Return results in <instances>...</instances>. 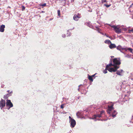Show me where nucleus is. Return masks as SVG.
<instances>
[{"mask_svg": "<svg viewBox=\"0 0 133 133\" xmlns=\"http://www.w3.org/2000/svg\"><path fill=\"white\" fill-rule=\"evenodd\" d=\"M114 68H108L106 69L108 70L109 72H115L117 69H118L119 67V65L121 64V62L119 59L115 58L113 59Z\"/></svg>", "mask_w": 133, "mask_h": 133, "instance_id": "f257e3e1", "label": "nucleus"}, {"mask_svg": "<svg viewBox=\"0 0 133 133\" xmlns=\"http://www.w3.org/2000/svg\"><path fill=\"white\" fill-rule=\"evenodd\" d=\"M105 115V111L104 110H102L100 112L99 114L94 115L92 117V119H95V121L100 120V119H99L100 117H101L103 115Z\"/></svg>", "mask_w": 133, "mask_h": 133, "instance_id": "f03ea898", "label": "nucleus"}, {"mask_svg": "<svg viewBox=\"0 0 133 133\" xmlns=\"http://www.w3.org/2000/svg\"><path fill=\"white\" fill-rule=\"evenodd\" d=\"M69 122L70 124V127L71 128H74L76 125V122L75 120L71 118V116H69Z\"/></svg>", "mask_w": 133, "mask_h": 133, "instance_id": "7ed1b4c3", "label": "nucleus"}, {"mask_svg": "<svg viewBox=\"0 0 133 133\" xmlns=\"http://www.w3.org/2000/svg\"><path fill=\"white\" fill-rule=\"evenodd\" d=\"M6 101V108L8 110H9L11 108L13 107V105L10 100L7 99Z\"/></svg>", "mask_w": 133, "mask_h": 133, "instance_id": "20e7f679", "label": "nucleus"}, {"mask_svg": "<svg viewBox=\"0 0 133 133\" xmlns=\"http://www.w3.org/2000/svg\"><path fill=\"white\" fill-rule=\"evenodd\" d=\"M84 88L85 87H84L83 85H80L78 86V91L81 92L84 91L82 93V94H85L87 92V91L86 90H84Z\"/></svg>", "mask_w": 133, "mask_h": 133, "instance_id": "39448f33", "label": "nucleus"}, {"mask_svg": "<svg viewBox=\"0 0 133 133\" xmlns=\"http://www.w3.org/2000/svg\"><path fill=\"white\" fill-rule=\"evenodd\" d=\"M112 28H114V30L117 34H119L121 32V30L118 27V25H113Z\"/></svg>", "mask_w": 133, "mask_h": 133, "instance_id": "423d86ee", "label": "nucleus"}, {"mask_svg": "<svg viewBox=\"0 0 133 133\" xmlns=\"http://www.w3.org/2000/svg\"><path fill=\"white\" fill-rule=\"evenodd\" d=\"M113 105L112 104L111 106H108V108L107 110V111L108 114H110L114 110Z\"/></svg>", "mask_w": 133, "mask_h": 133, "instance_id": "0eeeda50", "label": "nucleus"}, {"mask_svg": "<svg viewBox=\"0 0 133 133\" xmlns=\"http://www.w3.org/2000/svg\"><path fill=\"white\" fill-rule=\"evenodd\" d=\"M5 101L1 99L0 102V107L1 109L5 106Z\"/></svg>", "mask_w": 133, "mask_h": 133, "instance_id": "6e6552de", "label": "nucleus"}, {"mask_svg": "<svg viewBox=\"0 0 133 133\" xmlns=\"http://www.w3.org/2000/svg\"><path fill=\"white\" fill-rule=\"evenodd\" d=\"M81 17V15L79 14L78 15L75 14L73 16V19L75 21H77L79 18Z\"/></svg>", "mask_w": 133, "mask_h": 133, "instance_id": "1a4fd4ad", "label": "nucleus"}, {"mask_svg": "<svg viewBox=\"0 0 133 133\" xmlns=\"http://www.w3.org/2000/svg\"><path fill=\"white\" fill-rule=\"evenodd\" d=\"M117 49L119 51H121V50H124L125 51H127V49L126 48H124L121 46L120 45H119L116 47Z\"/></svg>", "mask_w": 133, "mask_h": 133, "instance_id": "9d476101", "label": "nucleus"}, {"mask_svg": "<svg viewBox=\"0 0 133 133\" xmlns=\"http://www.w3.org/2000/svg\"><path fill=\"white\" fill-rule=\"evenodd\" d=\"M117 112L115 110H114L112 111L111 113L110 114V115H112V117L113 118L115 117L116 116V115L117 114Z\"/></svg>", "mask_w": 133, "mask_h": 133, "instance_id": "9b49d317", "label": "nucleus"}, {"mask_svg": "<svg viewBox=\"0 0 133 133\" xmlns=\"http://www.w3.org/2000/svg\"><path fill=\"white\" fill-rule=\"evenodd\" d=\"M109 48L110 49H112L113 48H116V46L115 44H112L111 43L110 44V45L109 46Z\"/></svg>", "mask_w": 133, "mask_h": 133, "instance_id": "f8f14e48", "label": "nucleus"}, {"mask_svg": "<svg viewBox=\"0 0 133 133\" xmlns=\"http://www.w3.org/2000/svg\"><path fill=\"white\" fill-rule=\"evenodd\" d=\"M12 91H11L10 92V93L9 94H7L4 95V99H6L7 98L9 97L11 95V94L12 93Z\"/></svg>", "mask_w": 133, "mask_h": 133, "instance_id": "ddd939ff", "label": "nucleus"}, {"mask_svg": "<svg viewBox=\"0 0 133 133\" xmlns=\"http://www.w3.org/2000/svg\"><path fill=\"white\" fill-rule=\"evenodd\" d=\"M5 28V26L4 25H2L0 27V31L1 32H3L4 31V28Z\"/></svg>", "mask_w": 133, "mask_h": 133, "instance_id": "4468645a", "label": "nucleus"}, {"mask_svg": "<svg viewBox=\"0 0 133 133\" xmlns=\"http://www.w3.org/2000/svg\"><path fill=\"white\" fill-rule=\"evenodd\" d=\"M110 63L108 64L106 66V69H107L108 68H109V67L110 66H113L114 62H113V64L112 63L111 60H110Z\"/></svg>", "mask_w": 133, "mask_h": 133, "instance_id": "2eb2a0df", "label": "nucleus"}, {"mask_svg": "<svg viewBox=\"0 0 133 133\" xmlns=\"http://www.w3.org/2000/svg\"><path fill=\"white\" fill-rule=\"evenodd\" d=\"M95 108V106L94 105H92L90 106L89 108V110L91 111H93V110Z\"/></svg>", "mask_w": 133, "mask_h": 133, "instance_id": "dca6fc26", "label": "nucleus"}, {"mask_svg": "<svg viewBox=\"0 0 133 133\" xmlns=\"http://www.w3.org/2000/svg\"><path fill=\"white\" fill-rule=\"evenodd\" d=\"M83 111H78L76 114L77 116H81L83 114Z\"/></svg>", "mask_w": 133, "mask_h": 133, "instance_id": "f3484780", "label": "nucleus"}, {"mask_svg": "<svg viewBox=\"0 0 133 133\" xmlns=\"http://www.w3.org/2000/svg\"><path fill=\"white\" fill-rule=\"evenodd\" d=\"M117 71L116 74L118 75H121V74L123 71V70L122 69H121Z\"/></svg>", "mask_w": 133, "mask_h": 133, "instance_id": "a211bd4d", "label": "nucleus"}, {"mask_svg": "<svg viewBox=\"0 0 133 133\" xmlns=\"http://www.w3.org/2000/svg\"><path fill=\"white\" fill-rule=\"evenodd\" d=\"M111 41L109 40L106 39L104 41V43L106 44H110L111 43Z\"/></svg>", "mask_w": 133, "mask_h": 133, "instance_id": "6ab92c4d", "label": "nucleus"}, {"mask_svg": "<svg viewBox=\"0 0 133 133\" xmlns=\"http://www.w3.org/2000/svg\"><path fill=\"white\" fill-rule=\"evenodd\" d=\"M88 79L90 81H91L92 82L93 81V79L92 77L91 76H90L89 75Z\"/></svg>", "mask_w": 133, "mask_h": 133, "instance_id": "aec40b11", "label": "nucleus"}, {"mask_svg": "<svg viewBox=\"0 0 133 133\" xmlns=\"http://www.w3.org/2000/svg\"><path fill=\"white\" fill-rule=\"evenodd\" d=\"M46 4L45 3H44L43 4H40L39 5L40 6H46Z\"/></svg>", "mask_w": 133, "mask_h": 133, "instance_id": "412c9836", "label": "nucleus"}, {"mask_svg": "<svg viewBox=\"0 0 133 133\" xmlns=\"http://www.w3.org/2000/svg\"><path fill=\"white\" fill-rule=\"evenodd\" d=\"M124 96H125V98H124V100L123 101H127V99L126 97H128V96L127 95H125Z\"/></svg>", "mask_w": 133, "mask_h": 133, "instance_id": "4be33fe9", "label": "nucleus"}, {"mask_svg": "<svg viewBox=\"0 0 133 133\" xmlns=\"http://www.w3.org/2000/svg\"><path fill=\"white\" fill-rule=\"evenodd\" d=\"M127 49V50H128L129 51H130L131 52H132V49H131V48H128Z\"/></svg>", "mask_w": 133, "mask_h": 133, "instance_id": "5701e85b", "label": "nucleus"}, {"mask_svg": "<svg viewBox=\"0 0 133 133\" xmlns=\"http://www.w3.org/2000/svg\"><path fill=\"white\" fill-rule=\"evenodd\" d=\"M57 13H58V16L59 17H60V11L59 10H58Z\"/></svg>", "mask_w": 133, "mask_h": 133, "instance_id": "b1692460", "label": "nucleus"}, {"mask_svg": "<svg viewBox=\"0 0 133 133\" xmlns=\"http://www.w3.org/2000/svg\"><path fill=\"white\" fill-rule=\"evenodd\" d=\"M111 4H109V5L106 4H104V5L105 6H106V7H107V8L111 6Z\"/></svg>", "mask_w": 133, "mask_h": 133, "instance_id": "393cba45", "label": "nucleus"}, {"mask_svg": "<svg viewBox=\"0 0 133 133\" xmlns=\"http://www.w3.org/2000/svg\"><path fill=\"white\" fill-rule=\"evenodd\" d=\"M107 70H108L106 69H105V70H104L103 71V72L104 74H105L107 73Z\"/></svg>", "mask_w": 133, "mask_h": 133, "instance_id": "a878e982", "label": "nucleus"}, {"mask_svg": "<svg viewBox=\"0 0 133 133\" xmlns=\"http://www.w3.org/2000/svg\"><path fill=\"white\" fill-rule=\"evenodd\" d=\"M64 104H62L61 106V107L62 109H63L64 108Z\"/></svg>", "mask_w": 133, "mask_h": 133, "instance_id": "bb28decb", "label": "nucleus"}, {"mask_svg": "<svg viewBox=\"0 0 133 133\" xmlns=\"http://www.w3.org/2000/svg\"><path fill=\"white\" fill-rule=\"evenodd\" d=\"M22 10H25V7L24 6H22Z\"/></svg>", "mask_w": 133, "mask_h": 133, "instance_id": "cd10ccee", "label": "nucleus"}, {"mask_svg": "<svg viewBox=\"0 0 133 133\" xmlns=\"http://www.w3.org/2000/svg\"><path fill=\"white\" fill-rule=\"evenodd\" d=\"M65 36H66V35L65 34H63L62 35V36L63 37H65Z\"/></svg>", "mask_w": 133, "mask_h": 133, "instance_id": "c85d7f7f", "label": "nucleus"}, {"mask_svg": "<svg viewBox=\"0 0 133 133\" xmlns=\"http://www.w3.org/2000/svg\"><path fill=\"white\" fill-rule=\"evenodd\" d=\"M109 38H110L111 40H114V38H113L111 37H109Z\"/></svg>", "mask_w": 133, "mask_h": 133, "instance_id": "c756f323", "label": "nucleus"}, {"mask_svg": "<svg viewBox=\"0 0 133 133\" xmlns=\"http://www.w3.org/2000/svg\"><path fill=\"white\" fill-rule=\"evenodd\" d=\"M106 0H102V3H103V2H106Z\"/></svg>", "mask_w": 133, "mask_h": 133, "instance_id": "7c9ffc66", "label": "nucleus"}, {"mask_svg": "<svg viewBox=\"0 0 133 133\" xmlns=\"http://www.w3.org/2000/svg\"><path fill=\"white\" fill-rule=\"evenodd\" d=\"M109 26H111V27H112V26H113V25H111L110 24H107Z\"/></svg>", "mask_w": 133, "mask_h": 133, "instance_id": "2f4dec72", "label": "nucleus"}, {"mask_svg": "<svg viewBox=\"0 0 133 133\" xmlns=\"http://www.w3.org/2000/svg\"><path fill=\"white\" fill-rule=\"evenodd\" d=\"M105 35L106 37H109H109H109V36H108L107 35H106L105 34Z\"/></svg>", "mask_w": 133, "mask_h": 133, "instance_id": "473e14b6", "label": "nucleus"}, {"mask_svg": "<svg viewBox=\"0 0 133 133\" xmlns=\"http://www.w3.org/2000/svg\"><path fill=\"white\" fill-rule=\"evenodd\" d=\"M95 74H94V75H92V76H91L92 77H94V76H95Z\"/></svg>", "mask_w": 133, "mask_h": 133, "instance_id": "72a5a7b5", "label": "nucleus"}, {"mask_svg": "<svg viewBox=\"0 0 133 133\" xmlns=\"http://www.w3.org/2000/svg\"><path fill=\"white\" fill-rule=\"evenodd\" d=\"M121 50V51H120V52H121L122 53H124V52H123V51H122V50Z\"/></svg>", "mask_w": 133, "mask_h": 133, "instance_id": "f704fd0d", "label": "nucleus"}, {"mask_svg": "<svg viewBox=\"0 0 133 133\" xmlns=\"http://www.w3.org/2000/svg\"><path fill=\"white\" fill-rule=\"evenodd\" d=\"M133 5V3H132L131 5L130 6V7H131L132 6V5Z\"/></svg>", "mask_w": 133, "mask_h": 133, "instance_id": "c9c22d12", "label": "nucleus"}, {"mask_svg": "<svg viewBox=\"0 0 133 133\" xmlns=\"http://www.w3.org/2000/svg\"><path fill=\"white\" fill-rule=\"evenodd\" d=\"M1 87L2 88H3L4 87V85H2Z\"/></svg>", "mask_w": 133, "mask_h": 133, "instance_id": "e433bc0d", "label": "nucleus"}, {"mask_svg": "<svg viewBox=\"0 0 133 133\" xmlns=\"http://www.w3.org/2000/svg\"><path fill=\"white\" fill-rule=\"evenodd\" d=\"M10 90H8L7 91V92H8V93H9L10 92Z\"/></svg>", "mask_w": 133, "mask_h": 133, "instance_id": "4c0bfd02", "label": "nucleus"}, {"mask_svg": "<svg viewBox=\"0 0 133 133\" xmlns=\"http://www.w3.org/2000/svg\"><path fill=\"white\" fill-rule=\"evenodd\" d=\"M130 31H132L133 32V29H131V30H130Z\"/></svg>", "mask_w": 133, "mask_h": 133, "instance_id": "58836bf2", "label": "nucleus"}, {"mask_svg": "<svg viewBox=\"0 0 133 133\" xmlns=\"http://www.w3.org/2000/svg\"><path fill=\"white\" fill-rule=\"evenodd\" d=\"M41 12L42 13H44L45 12L44 11H42Z\"/></svg>", "mask_w": 133, "mask_h": 133, "instance_id": "ea45409f", "label": "nucleus"}, {"mask_svg": "<svg viewBox=\"0 0 133 133\" xmlns=\"http://www.w3.org/2000/svg\"><path fill=\"white\" fill-rule=\"evenodd\" d=\"M101 34H102V35H104V34L103 33H102V32L101 33Z\"/></svg>", "mask_w": 133, "mask_h": 133, "instance_id": "a19ab883", "label": "nucleus"}, {"mask_svg": "<svg viewBox=\"0 0 133 133\" xmlns=\"http://www.w3.org/2000/svg\"><path fill=\"white\" fill-rule=\"evenodd\" d=\"M70 34H69V35H67L68 36H70Z\"/></svg>", "mask_w": 133, "mask_h": 133, "instance_id": "79ce46f5", "label": "nucleus"}, {"mask_svg": "<svg viewBox=\"0 0 133 133\" xmlns=\"http://www.w3.org/2000/svg\"><path fill=\"white\" fill-rule=\"evenodd\" d=\"M74 27H73V28L72 29H70V30H73V29H74Z\"/></svg>", "mask_w": 133, "mask_h": 133, "instance_id": "37998d69", "label": "nucleus"}, {"mask_svg": "<svg viewBox=\"0 0 133 133\" xmlns=\"http://www.w3.org/2000/svg\"><path fill=\"white\" fill-rule=\"evenodd\" d=\"M69 30H70V29H69V30H68L67 31L68 32V31H69Z\"/></svg>", "mask_w": 133, "mask_h": 133, "instance_id": "c03bdc74", "label": "nucleus"}, {"mask_svg": "<svg viewBox=\"0 0 133 133\" xmlns=\"http://www.w3.org/2000/svg\"><path fill=\"white\" fill-rule=\"evenodd\" d=\"M99 33H101V32H99V31H98V32Z\"/></svg>", "mask_w": 133, "mask_h": 133, "instance_id": "a18cd8bd", "label": "nucleus"}, {"mask_svg": "<svg viewBox=\"0 0 133 133\" xmlns=\"http://www.w3.org/2000/svg\"><path fill=\"white\" fill-rule=\"evenodd\" d=\"M131 79L132 80H133V78H131Z\"/></svg>", "mask_w": 133, "mask_h": 133, "instance_id": "49530a36", "label": "nucleus"}, {"mask_svg": "<svg viewBox=\"0 0 133 133\" xmlns=\"http://www.w3.org/2000/svg\"><path fill=\"white\" fill-rule=\"evenodd\" d=\"M89 24V23H88V24Z\"/></svg>", "mask_w": 133, "mask_h": 133, "instance_id": "de8ad7c7", "label": "nucleus"}, {"mask_svg": "<svg viewBox=\"0 0 133 133\" xmlns=\"http://www.w3.org/2000/svg\"><path fill=\"white\" fill-rule=\"evenodd\" d=\"M127 100L128 99V98H127Z\"/></svg>", "mask_w": 133, "mask_h": 133, "instance_id": "09e8293b", "label": "nucleus"}, {"mask_svg": "<svg viewBox=\"0 0 133 133\" xmlns=\"http://www.w3.org/2000/svg\"><path fill=\"white\" fill-rule=\"evenodd\" d=\"M89 26L90 27V26Z\"/></svg>", "mask_w": 133, "mask_h": 133, "instance_id": "8fccbe9b", "label": "nucleus"}, {"mask_svg": "<svg viewBox=\"0 0 133 133\" xmlns=\"http://www.w3.org/2000/svg\"><path fill=\"white\" fill-rule=\"evenodd\" d=\"M89 26L90 27V26Z\"/></svg>", "mask_w": 133, "mask_h": 133, "instance_id": "3c124183", "label": "nucleus"}, {"mask_svg": "<svg viewBox=\"0 0 133 133\" xmlns=\"http://www.w3.org/2000/svg\"><path fill=\"white\" fill-rule=\"evenodd\" d=\"M89 26L90 27V26Z\"/></svg>", "mask_w": 133, "mask_h": 133, "instance_id": "603ef678", "label": "nucleus"}, {"mask_svg": "<svg viewBox=\"0 0 133 133\" xmlns=\"http://www.w3.org/2000/svg\"><path fill=\"white\" fill-rule=\"evenodd\" d=\"M67 35L68 34V33H67Z\"/></svg>", "mask_w": 133, "mask_h": 133, "instance_id": "864d4df0", "label": "nucleus"}]
</instances>
